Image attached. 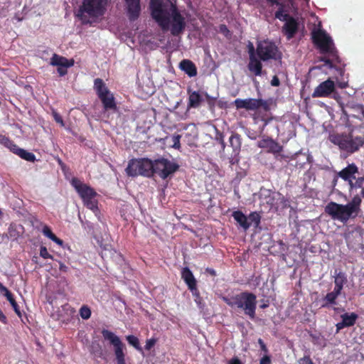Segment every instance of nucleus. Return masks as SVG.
Listing matches in <instances>:
<instances>
[{
  "label": "nucleus",
  "instance_id": "nucleus-64",
  "mask_svg": "<svg viewBox=\"0 0 364 364\" xmlns=\"http://www.w3.org/2000/svg\"><path fill=\"white\" fill-rule=\"evenodd\" d=\"M331 308L333 309V310L336 312V313H339V312H343L345 311V309L344 308H339V307H336L334 306H331Z\"/></svg>",
  "mask_w": 364,
  "mask_h": 364
},
{
  "label": "nucleus",
  "instance_id": "nucleus-60",
  "mask_svg": "<svg viewBox=\"0 0 364 364\" xmlns=\"http://www.w3.org/2000/svg\"><path fill=\"white\" fill-rule=\"evenodd\" d=\"M0 321L6 324L7 323L6 316L4 315L3 311L0 309Z\"/></svg>",
  "mask_w": 364,
  "mask_h": 364
},
{
  "label": "nucleus",
  "instance_id": "nucleus-56",
  "mask_svg": "<svg viewBox=\"0 0 364 364\" xmlns=\"http://www.w3.org/2000/svg\"><path fill=\"white\" fill-rule=\"evenodd\" d=\"M249 55H250V58L256 57L255 56V50L252 43H250V45H249Z\"/></svg>",
  "mask_w": 364,
  "mask_h": 364
},
{
  "label": "nucleus",
  "instance_id": "nucleus-45",
  "mask_svg": "<svg viewBox=\"0 0 364 364\" xmlns=\"http://www.w3.org/2000/svg\"><path fill=\"white\" fill-rule=\"evenodd\" d=\"M299 364H314L309 355L304 356L299 359Z\"/></svg>",
  "mask_w": 364,
  "mask_h": 364
},
{
  "label": "nucleus",
  "instance_id": "nucleus-50",
  "mask_svg": "<svg viewBox=\"0 0 364 364\" xmlns=\"http://www.w3.org/2000/svg\"><path fill=\"white\" fill-rule=\"evenodd\" d=\"M69 67H58L57 71L59 73L60 76H64L68 73V68Z\"/></svg>",
  "mask_w": 364,
  "mask_h": 364
},
{
  "label": "nucleus",
  "instance_id": "nucleus-46",
  "mask_svg": "<svg viewBox=\"0 0 364 364\" xmlns=\"http://www.w3.org/2000/svg\"><path fill=\"white\" fill-rule=\"evenodd\" d=\"M0 144L6 147V146L11 144V139L9 137L0 134Z\"/></svg>",
  "mask_w": 364,
  "mask_h": 364
},
{
  "label": "nucleus",
  "instance_id": "nucleus-33",
  "mask_svg": "<svg viewBox=\"0 0 364 364\" xmlns=\"http://www.w3.org/2000/svg\"><path fill=\"white\" fill-rule=\"evenodd\" d=\"M355 181H352L349 183V191H352L353 190H356L358 188H362L364 184V176H355Z\"/></svg>",
  "mask_w": 364,
  "mask_h": 364
},
{
  "label": "nucleus",
  "instance_id": "nucleus-24",
  "mask_svg": "<svg viewBox=\"0 0 364 364\" xmlns=\"http://www.w3.org/2000/svg\"><path fill=\"white\" fill-rule=\"evenodd\" d=\"M333 277L335 284L333 290H336V291H338L341 294L343 286L348 282L346 274L341 271L337 272V270H336Z\"/></svg>",
  "mask_w": 364,
  "mask_h": 364
},
{
  "label": "nucleus",
  "instance_id": "nucleus-39",
  "mask_svg": "<svg viewBox=\"0 0 364 364\" xmlns=\"http://www.w3.org/2000/svg\"><path fill=\"white\" fill-rule=\"evenodd\" d=\"M270 151L273 153H279L282 150V146L279 145L277 142L273 140V144H271L269 146Z\"/></svg>",
  "mask_w": 364,
  "mask_h": 364
},
{
  "label": "nucleus",
  "instance_id": "nucleus-62",
  "mask_svg": "<svg viewBox=\"0 0 364 364\" xmlns=\"http://www.w3.org/2000/svg\"><path fill=\"white\" fill-rule=\"evenodd\" d=\"M59 269L61 272H66L68 270V267L65 264L60 262Z\"/></svg>",
  "mask_w": 364,
  "mask_h": 364
},
{
  "label": "nucleus",
  "instance_id": "nucleus-6",
  "mask_svg": "<svg viewBox=\"0 0 364 364\" xmlns=\"http://www.w3.org/2000/svg\"><path fill=\"white\" fill-rule=\"evenodd\" d=\"M72 186L82 198L84 205L93 212L98 210V202L95 199L97 192L90 186L83 183L78 178H73L71 181Z\"/></svg>",
  "mask_w": 364,
  "mask_h": 364
},
{
  "label": "nucleus",
  "instance_id": "nucleus-47",
  "mask_svg": "<svg viewBox=\"0 0 364 364\" xmlns=\"http://www.w3.org/2000/svg\"><path fill=\"white\" fill-rule=\"evenodd\" d=\"M6 147L15 154L16 152H18V149H20L12 140H11V144L6 146Z\"/></svg>",
  "mask_w": 364,
  "mask_h": 364
},
{
  "label": "nucleus",
  "instance_id": "nucleus-44",
  "mask_svg": "<svg viewBox=\"0 0 364 364\" xmlns=\"http://www.w3.org/2000/svg\"><path fill=\"white\" fill-rule=\"evenodd\" d=\"M180 139H181L180 135L173 136V148H175L176 149H180V147H181Z\"/></svg>",
  "mask_w": 364,
  "mask_h": 364
},
{
  "label": "nucleus",
  "instance_id": "nucleus-25",
  "mask_svg": "<svg viewBox=\"0 0 364 364\" xmlns=\"http://www.w3.org/2000/svg\"><path fill=\"white\" fill-rule=\"evenodd\" d=\"M187 92L188 94V108H198L203 101L202 96L198 91H193L190 88L188 89Z\"/></svg>",
  "mask_w": 364,
  "mask_h": 364
},
{
  "label": "nucleus",
  "instance_id": "nucleus-63",
  "mask_svg": "<svg viewBox=\"0 0 364 364\" xmlns=\"http://www.w3.org/2000/svg\"><path fill=\"white\" fill-rule=\"evenodd\" d=\"M205 272L207 273H208L209 274H210L211 276L215 277L216 275V272L215 271V269H213L212 268H209V267L206 268Z\"/></svg>",
  "mask_w": 364,
  "mask_h": 364
},
{
  "label": "nucleus",
  "instance_id": "nucleus-22",
  "mask_svg": "<svg viewBox=\"0 0 364 364\" xmlns=\"http://www.w3.org/2000/svg\"><path fill=\"white\" fill-rule=\"evenodd\" d=\"M179 68L188 77H192L197 75V68L196 65L188 59H183L179 63Z\"/></svg>",
  "mask_w": 364,
  "mask_h": 364
},
{
  "label": "nucleus",
  "instance_id": "nucleus-55",
  "mask_svg": "<svg viewBox=\"0 0 364 364\" xmlns=\"http://www.w3.org/2000/svg\"><path fill=\"white\" fill-rule=\"evenodd\" d=\"M270 363H271V360H270L269 356H268V355H264L260 360V362H259V364H270Z\"/></svg>",
  "mask_w": 364,
  "mask_h": 364
},
{
  "label": "nucleus",
  "instance_id": "nucleus-40",
  "mask_svg": "<svg viewBox=\"0 0 364 364\" xmlns=\"http://www.w3.org/2000/svg\"><path fill=\"white\" fill-rule=\"evenodd\" d=\"M42 232L43 235L48 237L49 239H51L55 235V234L52 232L51 229L47 225H45L43 228Z\"/></svg>",
  "mask_w": 364,
  "mask_h": 364
},
{
  "label": "nucleus",
  "instance_id": "nucleus-59",
  "mask_svg": "<svg viewBox=\"0 0 364 364\" xmlns=\"http://www.w3.org/2000/svg\"><path fill=\"white\" fill-rule=\"evenodd\" d=\"M50 240L59 245H62L63 243V241L58 238L55 235Z\"/></svg>",
  "mask_w": 364,
  "mask_h": 364
},
{
  "label": "nucleus",
  "instance_id": "nucleus-19",
  "mask_svg": "<svg viewBox=\"0 0 364 364\" xmlns=\"http://www.w3.org/2000/svg\"><path fill=\"white\" fill-rule=\"evenodd\" d=\"M228 142L229 144L228 145V148H232V153H233V156H238L242 146L241 136L236 132H232L229 137Z\"/></svg>",
  "mask_w": 364,
  "mask_h": 364
},
{
  "label": "nucleus",
  "instance_id": "nucleus-57",
  "mask_svg": "<svg viewBox=\"0 0 364 364\" xmlns=\"http://www.w3.org/2000/svg\"><path fill=\"white\" fill-rule=\"evenodd\" d=\"M228 364H242V362L240 361V360L237 358V357H235V358H231Z\"/></svg>",
  "mask_w": 364,
  "mask_h": 364
},
{
  "label": "nucleus",
  "instance_id": "nucleus-13",
  "mask_svg": "<svg viewBox=\"0 0 364 364\" xmlns=\"http://www.w3.org/2000/svg\"><path fill=\"white\" fill-rule=\"evenodd\" d=\"M234 105L237 109L256 110L262 107L265 111L269 110L267 102L262 99L248 98L242 100L237 98L234 101Z\"/></svg>",
  "mask_w": 364,
  "mask_h": 364
},
{
  "label": "nucleus",
  "instance_id": "nucleus-29",
  "mask_svg": "<svg viewBox=\"0 0 364 364\" xmlns=\"http://www.w3.org/2000/svg\"><path fill=\"white\" fill-rule=\"evenodd\" d=\"M261 60L257 59L256 57L250 58V62L247 68L249 70L253 73L256 76L262 75V64Z\"/></svg>",
  "mask_w": 364,
  "mask_h": 364
},
{
  "label": "nucleus",
  "instance_id": "nucleus-36",
  "mask_svg": "<svg viewBox=\"0 0 364 364\" xmlns=\"http://www.w3.org/2000/svg\"><path fill=\"white\" fill-rule=\"evenodd\" d=\"M188 289L191 291V292L192 293L193 296H194L195 301L196 303H200L201 296H200V291L198 289L197 285L193 287H191V288H190Z\"/></svg>",
  "mask_w": 364,
  "mask_h": 364
},
{
  "label": "nucleus",
  "instance_id": "nucleus-10",
  "mask_svg": "<svg viewBox=\"0 0 364 364\" xmlns=\"http://www.w3.org/2000/svg\"><path fill=\"white\" fill-rule=\"evenodd\" d=\"M274 16L279 21L285 22L282 26V31L287 38L290 40L294 38L299 30L298 21L287 14L282 8L278 9L274 14Z\"/></svg>",
  "mask_w": 364,
  "mask_h": 364
},
{
  "label": "nucleus",
  "instance_id": "nucleus-12",
  "mask_svg": "<svg viewBox=\"0 0 364 364\" xmlns=\"http://www.w3.org/2000/svg\"><path fill=\"white\" fill-rule=\"evenodd\" d=\"M277 53L278 48L273 42L263 41L257 44L256 53L262 61L276 60Z\"/></svg>",
  "mask_w": 364,
  "mask_h": 364
},
{
  "label": "nucleus",
  "instance_id": "nucleus-5",
  "mask_svg": "<svg viewBox=\"0 0 364 364\" xmlns=\"http://www.w3.org/2000/svg\"><path fill=\"white\" fill-rule=\"evenodd\" d=\"M330 141L339 149L348 153H354L364 144V136H353L351 134H334L329 136Z\"/></svg>",
  "mask_w": 364,
  "mask_h": 364
},
{
  "label": "nucleus",
  "instance_id": "nucleus-16",
  "mask_svg": "<svg viewBox=\"0 0 364 364\" xmlns=\"http://www.w3.org/2000/svg\"><path fill=\"white\" fill-rule=\"evenodd\" d=\"M358 167L354 164H350L346 167L337 173V176L348 182L349 184L355 179L356 174L358 173Z\"/></svg>",
  "mask_w": 364,
  "mask_h": 364
},
{
  "label": "nucleus",
  "instance_id": "nucleus-54",
  "mask_svg": "<svg viewBox=\"0 0 364 364\" xmlns=\"http://www.w3.org/2000/svg\"><path fill=\"white\" fill-rule=\"evenodd\" d=\"M271 85L274 87H277L280 85L279 79L277 76L274 75L271 81Z\"/></svg>",
  "mask_w": 364,
  "mask_h": 364
},
{
  "label": "nucleus",
  "instance_id": "nucleus-51",
  "mask_svg": "<svg viewBox=\"0 0 364 364\" xmlns=\"http://www.w3.org/2000/svg\"><path fill=\"white\" fill-rule=\"evenodd\" d=\"M53 117H54L55 121L57 123L60 124L62 126L64 125L63 118L61 117V116L58 113L53 112Z\"/></svg>",
  "mask_w": 364,
  "mask_h": 364
},
{
  "label": "nucleus",
  "instance_id": "nucleus-3",
  "mask_svg": "<svg viewBox=\"0 0 364 364\" xmlns=\"http://www.w3.org/2000/svg\"><path fill=\"white\" fill-rule=\"evenodd\" d=\"M107 2L108 0H83L76 16L82 24H92L105 14Z\"/></svg>",
  "mask_w": 364,
  "mask_h": 364
},
{
  "label": "nucleus",
  "instance_id": "nucleus-35",
  "mask_svg": "<svg viewBox=\"0 0 364 364\" xmlns=\"http://www.w3.org/2000/svg\"><path fill=\"white\" fill-rule=\"evenodd\" d=\"M80 315L83 319H88L91 316V311L87 306H82L80 309Z\"/></svg>",
  "mask_w": 364,
  "mask_h": 364
},
{
  "label": "nucleus",
  "instance_id": "nucleus-30",
  "mask_svg": "<svg viewBox=\"0 0 364 364\" xmlns=\"http://www.w3.org/2000/svg\"><path fill=\"white\" fill-rule=\"evenodd\" d=\"M94 90L99 98L100 96L102 97V95H107V94L111 92L101 78H96L94 80Z\"/></svg>",
  "mask_w": 364,
  "mask_h": 364
},
{
  "label": "nucleus",
  "instance_id": "nucleus-52",
  "mask_svg": "<svg viewBox=\"0 0 364 364\" xmlns=\"http://www.w3.org/2000/svg\"><path fill=\"white\" fill-rule=\"evenodd\" d=\"M239 162L238 156H233V153H231L230 156L229 157V163L231 165H233L236 163Z\"/></svg>",
  "mask_w": 364,
  "mask_h": 364
},
{
  "label": "nucleus",
  "instance_id": "nucleus-53",
  "mask_svg": "<svg viewBox=\"0 0 364 364\" xmlns=\"http://www.w3.org/2000/svg\"><path fill=\"white\" fill-rule=\"evenodd\" d=\"M258 343L259 344L260 348L262 351H264V353H267L268 351L267 346L262 338L258 339Z\"/></svg>",
  "mask_w": 364,
  "mask_h": 364
},
{
  "label": "nucleus",
  "instance_id": "nucleus-9",
  "mask_svg": "<svg viewBox=\"0 0 364 364\" xmlns=\"http://www.w3.org/2000/svg\"><path fill=\"white\" fill-rule=\"evenodd\" d=\"M101 333L104 339L109 341V344L113 346L117 364H127V347L120 338L114 333L107 329H102Z\"/></svg>",
  "mask_w": 364,
  "mask_h": 364
},
{
  "label": "nucleus",
  "instance_id": "nucleus-15",
  "mask_svg": "<svg viewBox=\"0 0 364 364\" xmlns=\"http://www.w3.org/2000/svg\"><path fill=\"white\" fill-rule=\"evenodd\" d=\"M127 16L130 21L137 20L141 14L140 0H124Z\"/></svg>",
  "mask_w": 364,
  "mask_h": 364
},
{
  "label": "nucleus",
  "instance_id": "nucleus-7",
  "mask_svg": "<svg viewBox=\"0 0 364 364\" xmlns=\"http://www.w3.org/2000/svg\"><path fill=\"white\" fill-rule=\"evenodd\" d=\"M152 160L148 158L132 159L129 161L125 169L128 176L136 177L141 176L146 178L153 177Z\"/></svg>",
  "mask_w": 364,
  "mask_h": 364
},
{
  "label": "nucleus",
  "instance_id": "nucleus-4",
  "mask_svg": "<svg viewBox=\"0 0 364 364\" xmlns=\"http://www.w3.org/2000/svg\"><path fill=\"white\" fill-rule=\"evenodd\" d=\"M223 300L230 307L242 309L245 315L254 319L256 315L257 296L255 294L242 291L231 297H223Z\"/></svg>",
  "mask_w": 364,
  "mask_h": 364
},
{
  "label": "nucleus",
  "instance_id": "nucleus-1",
  "mask_svg": "<svg viewBox=\"0 0 364 364\" xmlns=\"http://www.w3.org/2000/svg\"><path fill=\"white\" fill-rule=\"evenodd\" d=\"M149 9L151 18L164 31L170 30L171 35L178 36L185 30V18L171 1L150 0Z\"/></svg>",
  "mask_w": 364,
  "mask_h": 364
},
{
  "label": "nucleus",
  "instance_id": "nucleus-2",
  "mask_svg": "<svg viewBox=\"0 0 364 364\" xmlns=\"http://www.w3.org/2000/svg\"><path fill=\"white\" fill-rule=\"evenodd\" d=\"M361 197L355 195L352 200L346 205L330 202L325 207V212L333 220H338L343 223L350 218H356L360 212Z\"/></svg>",
  "mask_w": 364,
  "mask_h": 364
},
{
  "label": "nucleus",
  "instance_id": "nucleus-31",
  "mask_svg": "<svg viewBox=\"0 0 364 364\" xmlns=\"http://www.w3.org/2000/svg\"><path fill=\"white\" fill-rule=\"evenodd\" d=\"M16 154L27 161L33 162L36 160V156L33 153L21 148L18 149V152H16Z\"/></svg>",
  "mask_w": 364,
  "mask_h": 364
},
{
  "label": "nucleus",
  "instance_id": "nucleus-27",
  "mask_svg": "<svg viewBox=\"0 0 364 364\" xmlns=\"http://www.w3.org/2000/svg\"><path fill=\"white\" fill-rule=\"evenodd\" d=\"M181 278L184 281V282L188 286V288L190 289L197 285V281L194 277L191 269L186 267L182 269L181 271Z\"/></svg>",
  "mask_w": 364,
  "mask_h": 364
},
{
  "label": "nucleus",
  "instance_id": "nucleus-37",
  "mask_svg": "<svg viewBox=\"0 0 364 364\" xmlns=\"http://www.w3.org/2000/svg\"><path fill=\"white\" fill-rule=\"evenodd\" d=\"M271 144H273L272 139H264L258 141L257 146L259 148H269Z\"/></svg>",
  "mask_w": 364,
  "mask_h": 364
},
{
  "label": "nucleus",
  "instance_id": "nucleus-38",
  "mask_svg": "<svg viewBox=\"0 0 364 364\" xmlns=\"http://www.w3.org/2000/svg\"><path fill=\"white\" fill-rule=\"evenodd\" d=\"M40 256L43 259H53V256L48 252L46 247L41 246L40 248Z\"/></svg>",
  "mask_w": 364,
  "mask_h": 364
},
{
  "label": "nucleus",
  "instance_id": "nucleus-43",
  "mask_svg": "<svg viewBox=\"0 0 364 364\" xmlns=\"http://www.w3.org/2000/svg\"><path fill=\"white\" fill-rule=\"evenodd\" d=\"M156 342V340L154 338L148 339L146 341V345L144 346L145 349L146 350H151L155 345Z\"/></svg>",
  "mask_w": 364,
  "mask_h": 364
},
{
  "label": "nucleus",
  "instance_id": "nucleus-42",
  "mask_svg": "<svg viewBox=\"0 0 364 364\" xmlns=\"http://www.w3.org/2000/svg\"><path fill=\"white\" fill-rule=\"evenodd\" d=\"M268 4L270 6H273L274 5L278 6L279 8H282L283 10H285V5L283 3L279 2L278 0H266Z\"/></svg>",
  "mask_w": 364,
  "mask_h": 364
},
{
  "label": "nucleus",
  "instance_id": "nucleus-48",
  "mask_svg": "<svg viewBox=\"0 0 364 364\" xmlns=\"http://www.w3.org/2000/svg\"><path fill=\"white\" fill-rule=\"evenodd\" d=\"M6 147L15 154L16 152H18V149H20L12 140H11V144L6 146Z\"/></svg>",
  "mask_w": 364,
  "mask_h": 364
},
{
  "label": "nucleus",
  "instance_id": "nucleus-20",
  "mask_svg": "<svg viewBox=\"0 0 364 364\" xmlns=\"http://www.w3.org/2000/svg\"><path fill=\"white\" fill-rule=\"evenodd\" d=\"M101 95L102 97L100 96L99 99L101 100L104 109L105 111L112 110L114 112H117V106L115 102L114 95L112 92H110L107 94V95H102V94Z\"/></svg>",
  "mask_w": 364,
  "mask_h": 364
},
{
  "label": "nucleus",
  "instance_id": "nucleus-49",
  "mask_svg": "<svg viewBox=\"0 0 364 364\" xmlns=\"http://www.w3.org/2000/svg\"><path fill=\"white\" fill-rule=\"evenodd\" d=\"M266 198V203L269 205V207L271 208L274 207V197L273 196L269 195Z\"/></svg>",
  "mask_w": 364,
  "mask_h": 364
},
{
  "label": "nucleus",
  "instance_id": "nucleus-18",
  "mask_svg": "<svg viewBox=\"0 0 364 364\" xmlns=\"http://www.w3.org/2000/svg\"><path fill=\"white\" fill-rule=\"evenodd\" d=\"M0 294L5 296L6 299L9 301L11 306L13 307L15 313L18 315V317H21V312L20 311V308L16 301L13 294L0 282Z\"/></svg>",
  "mask_w": 364,
  "mask_h": 364
},
{
  "label": "nucleus",
  "instance_id": "nucleus-8",
  "mask_svg": "<svg viewBox=\"0 0 364 364\" xmlns=\"http://www.w3.org/2000/svg\"><path fill=\"white\" fill-rule=\"evenodd\" d=\"M312 41L322 54H328L333 59L338 60L337 50L332 38L325 31L318 29L312 32Z\"/></svg>",
  "mask_w": 364,
  "mask_h": 364
},
{
  "label": "nucleus",
  "instance_id": "nucleus-23",
  "mask_svg": "<svg viewBox=\"0 0 364 364\" xmlns=\"http://www.w3.org/2000/svg\"><path fill=\"white\" fill-rule=\"evenodd\" d=\"M73 59H67L65 57L60 56L54 53L50 58V65L58 67H72L74 65Z\"/></svg>",
  "mask_w": 364,
  "mask_h": 364
},
{
  "label": "nucleus",
  "instance_id": "nucleus-61",
  "mask_svg": "<svg viewBox=\"0 0 364 364\" xmlns=\"http://www.w3.org/2000/svg\"><path fill=\"white\" fill-rule=\"evenodd\" d=\"M205 97H206V99H207V100H208V103L210 105H211V104L213 105L215 103V100H216L215 97H210L208 93H205Z\"/></svg>",
  "mask_w": 364,
  "mask_h": 364
},
{
  "label": "nucleus",
  "instance_id": "nucleus-14",
  "mask_svg": "<svg viewBox=\"0 0 364 364\" xmlns=\"http://www.w3.org/2000/svg\"><path fill=\"white\" fill-rule=\"evenodd\" d=\"M335 90V83L331 79H328L320 83L314 90L311 96L316 97H328Z\"/></svg>",
  "mask_w": 364,
  "mask_h": 364
},
{
  "label": "nucleus",
  "instance_id": "nucleus-21",
  "mask_svg": "<svg viewBox=\"0 0 364 364\" xmlns=\"http://www.w3.org/2000/svg\"><path fill=\"white\" fill-rule=\"evenodd\" d=\"M341 294L336 290L326 294L321 299V308L330 309L337 304V299Z\"/></svg>",
  "mask_w": 364,
  "mask_h": 364
},
{
  "label": "nucleus",
  "instance_id": "nucleus-26",
  "mask_svg": "<svg viewBox=\"0 0 364 364\" xmlns=\"http://www.w3.org/2000/svg\"><path fill=\"white\" fill-rule=\"evenodd\" d=\"M232 216L244 230L246 231L250 228L251 223H249L247 216H246L241 210H238L234 211Z\"/></svg>",
  "mask_w": 364,
  "mask_h": 364
},
{
  "label": "nucleus",
  "instance_id": "nucleus-28",
  "mask_svg": "<svg viewBox=\"0 0 364 364\" xmlns=\"http://www.w3.org/2000/svg\"><path fill=\"white\" fill-rule=\"evenodd\" d=\"M23 232V227L21 225L11 223L8 228V232L5 237L16 240L22 235Z\"/></svg>",
  "mask_w": 364,
  "mask_h": 364
},
{
  "label": "nucleus",
  "instance_id": "nucleus-58",
  "mask_svg": "<svg viewBox=\"0 0 364 364\" xmlns=\"http://www.w3.org/2000/svg\"><path fill=\"white\" fill-rule=\"evenodd\" d=\"M262 120L264 122L260 133H262L265 127L268 124V123L272 120V118H262Z\"/></svg>",
  "mask_w": 364,
  "mask_h": 364
},
{
  "label": "nucleus",
  "instance_id": "nucleus-32",
  "mask_svg": "<svg viewBox=\"0 0 364 364\" xmlns=\"http://www.w3.org/2000/svg\"><path fill=\"white\" fill-rule=\"evenodd\" d=\"M261 215L259 213L254 211L251 212L247 216V219L249 223H251V225L253 224L255 228L259 227L261 223Z\"/></svg>",
  "mask_w": 364,
  "mask_h": 364
},
{
  "label": "nucleus",
  "instance_id": "nucleus-34",
  "mask_svg": "<svg viewBox=\"0 0 364 364\" xmlns=\"http://www.w3.org/2000/svg\"><path fill=\"white\" fill-rule=\"evenodd\" d=\"M127 342L135 348L139 352H142V348L140 346L139 341L137 337L133 335H129L126 337Z\"/></svg>",
  "mask_w": 364,
  "mask_h": 364
},
{
  "label": "nucleus",
  "instance_id": "nucleus-41",
  "mask_svg": "<svg viewBox=\"0 0 364 364\" xmlns=\"http://www.w3.org/2000/svg\"><path fill=\"white\" fill-rule=\"evenodd\" d=\"M217 140L219 141L220 145H221V148H222V150L223 151H225V148H226V144L225 142V140H224V135L223 133H219L216 137Z\"/></svg>",
  "mask_w": 364,
  "mask_h": 364
},
{
  "label": "nucleus",
  "instance_id": "nucleus-17",
  "mask_svg": "<svg viewBox=\"0 0 364 364\" xmlns=\"http://www.w3.org/2000/svg\"><path fill=\"white\" fill-rule=\"evenodd\" d=\"M341 321L336 324V333L345 328L353 326L358 318V315L354 312L345 313L341 316Z\"/></svg>",
  "mask_w": 364,
  "mask_h": 364
},
{
  "label": "nucleus",
  "instance_id": "nucleus-11",
  "mask_svg": "<svg viewBox=\"0 0 364 364\" xmlns=\"http://www.w3.org/2000/svg\"><path fill=\"white\" fill-rule=\"evenodd\" d=\"M152 164L153 176L154 174H157L162 179L167 178L179 168L177 164L163 157L152 161Z\"/></svg>",
  "mask_w": 364,
  "mask_h": 364
}]
</instances>
